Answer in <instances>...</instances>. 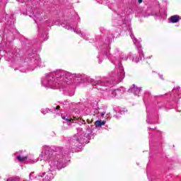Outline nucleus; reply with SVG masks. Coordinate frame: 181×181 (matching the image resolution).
Wrapping results in <instances>:
<instances>
[{
	"instance_id": "f257e3e1",
	"label": "nucleus",
	"mask_w": 181,
	"mask_h": 181,
	"mask_svg": "<svg viewBox=\"0 0 181 181\" xmlns=\"http://www.w3.org/2000/svg\"><path fill=\"white\" fill-rule=\"evenodd\" d=\"M53 152V149L50 146H43L41 153L39 158L35 160L29 159L28 163H37L40 160L47 159L49 168L47 172L40 173L37 175H35V172H31L29 175L30 180H33L35 178L44 177L42 181H52L54 179V170L66 168V163H63L64 159L62 158V155Z\"/></svg>"
},
{
	"instance_id": "f03ea898",
	"label": "nucleus",
	"mask_w": 181,
	"mask_h": 181,
	"mask_svg": "<svg viewBox=\"0 0 181 181\" xmlns=\"http://www.w3.org/2000/svg\"><path fill=\"white\" fill-rule=\"evenodd\" d=\"M107 39L105 40V42L103 46L99 47V54L97 57L98 59V63H103V57L106 56L107 58L115 66V70H117V73H112L111 77L112 78H115L114 84H118L121 83L122 80H124V77H125V72L124 71V67L119 62V59L122 60H128V56L124 57V54L119 51V49L116 48L112 54H110V49L111 47L110 45L111 42H112V39H114V35L110 34V33L107 32Z\"/></svg>"
},
{
	"instance_id": "7ed1b4c3",
	"label": "nucleus",
	"mask_w": 181,
	"mask_h": 181,
	"mask_svg": "<svg viewBox=\"0 0 181 181\" xmlns=\"http://www.w3.org/2000/svg\"><path fill=\"white\" fill-rule=\"evenodd\" d=\"M81 74H71L63 69H57L45 75L41 79V84L45 88H52L57 90V88H64L66 86H70L73 83V78H80Z\"/></svg>"
},
{
	"instance_id": "20e7f679",
	"label": "nucleus",
	"mask_w": 181,
	"mask_h": 181,
	"mask_svg": "<svg viewBox=\"0 0 181 181\" xmlns=\"http://www.w3.org/2000/svg\"><path fill=\"white\" fill-rule=\"evenodd\" d=\"M7 57H8L9 60L13 62V63H19V62H21V66L18 68V70H20L21 73H26V71H33L36 67H40V57L35 54L30 55L29 58L28 59V62L22 61L19 53L13 54L12 52H8L7 54Z\"/></svg>"
},
{
	"instance_id": "39448f33",
	"label": "nucleus",
	"mask_w": 181,
	"mask_h": 181,
	"mask_svg": "<svg viewBox=\"0 0 181 181\" xmlns=\"http://www.w3.org/2000/svg\"><path fill=\"white\" fill-rule=\"evenodd\" d=\"M89 83L92 86H95L98 91H108L107 98L111 100V98H115L117 95H122L125 93V88L120 87L117 89H110V82L107 81L105 79H98L97 81L90 78L89 79Z\"/></svg>"
},
{
	"instance_id": "423d86ee",
	"label": "nucleus",
	"mask_w": 181,
	"mask_h": 181,
	"mask_svg": "<svg viewBox=\"0 0 181 181\" xmlns=\"http://www.w3.org/2000/svg\"><path fill=\"white\" fill-rule=\"evenodd\" d=\"M93 136V128L91 127L88 126L86 132H83L81 127H79L77 129V134L71 141V145L72 146H81V144H87Z\"/></svg>"
},
{
	"instance_id": "0eeeda50",
	"label": "nucleus",
	"mask_w": 181,
	"mask_h": 181,
	"mask_svg": "<svg viewBox=\"0 0 181 181\" xmlns=\"http://www.w3.org/2000/svg\"><path fill=\"white\" fill-rule=\"evenodd\" d=\"M129 32L134 44L137 47L138 53L139 54V58H135V55H130L129 59L132 60V62H134V63H138V62L142 60V57H144V51H142V49H141V42L138 41V40H136V38H135V37L134 36V34H132V29L131 28V27H129Z\"/></svg>"
},
{
	"instance_id": "6e6552de",
	"label": "nucleus",
	"mask_w": 181,
	"mask_h": 181,
	"mask_svg": "<svg viewBox=\"0 0 181 181\" xmlns=\"http://www.w3.org/2000/svg\"><path fill=\"white\" fill-rule=\"evenodd\" d=\"M61 26H62V28H64V29H67L68 30H73L75 33H76L77 35H80L81 37H84V39L87 40V38L84 37V34H83L81 33V30H79V28H77V27H76L74 24H71L67 21H64L61 23Z\"/></svg>"
},
{
	"instance_id": "1a4fd4ad",
	"label": "nucleus",
	"mask_w": 181,
	"mask_h": 181,
	"mask_svg": "<svg viewBox=\"0 0 181 181\" xmlns=\"http://www.w3.org/2000/svg\"><path fill=\"white\" fill-rule=\"evenodd\" d=\"M115 18H117L116 22L119 25H128L129 26V18L127 16V14L124 11H122L119 14H115Z\"/></svg>"
},
{
	"instance_id": "9d476101",
	"label": "nucleus",
	"mask_w": 181,
	"mask_h": 181,
	"mask_svg": "<svg viewBox=\"0 0 181 181\" xmlns=\"http://www.w3.org/2000/svg\"><path fill=\"white\" fill-rule=\"evenodd\" d=\"M59 108H60V106H57L56 107H54L53 109L45 108V109L41 110V112L44 115H46V114H47V112H54V114H59Z\"/></svg>"
},
{
	"instance_id": "9b49d317",
	"label": "nucleus",
	"mask_w": 181,
	"mask_h": 181,
	"mask_svg": "<svg viewBox=\"0 0 181 181\" xmlns=\"http://www.w3.org/2000/svg\"><path fill=\"white\" fill-rule=\"evenodd\" d=\"M14 156H16L17 160L19 162H23V160H26L28 159V156L23 155V152L22 151L15 153Z\"/></svg>"
},
{
	"instance_id": "f8f14e48",
	"label": "nucleus",
	"mask_w": 181,
	"mask_h": 181,
	"mask_svg": "<svg viewBox=\"0 0 181 181\" xmlns=\"http://www.w3.org/2000/svg\"><path fill=\"white\" fill-rule=\"evenodd\" d=\"M62 119H64V124H67V125H69V127H74V125H73L74 124V122H72L73 120L71 119V117H69V115H62Z\"/></svg>"
},
{
	"instance_id": "ddd939ff",
	"label": "nucleus",
	"mask_w": 181,
	"mask_h": 181,
	"mask_svg": "<svg viewBox=\"0 0 181 181\" xmlns=\"http://www.w3.org/2000/svg\"><path fill=\"white\" fill-rule=\"evenodd\" d=\"M43 16H45V14H43V13H35L33 18L35 21V23H39V22H40L41 21H43V19H46L45 17L43 18Z\"/></svg>"
},
{
	"instance_id": "4468645a",
	"label": "nucleus",
	"mask_w": 181,
	"mask_h": 181,
	"mask_svg": "<svg viewBox=\"0 0 181 181\" xmlns=\"http://www.w3.org/2000/svg\"><path fill=\"white\" fill-rule=\"evenodd\" d=\"M128 93H133L134 95H139L141 93V88L136 86L135 84L132 85V87L128 90Z\"/></svg>"
},
{
	"instance_id": "2eb2a0df",
	"label": "nucleus",
	"mask_w": 181,
	"mask_h": 181,
	"mask_svg": "<svg viewBox=\"0 0 181 181\" xmlns=\"http://www.w3.org/2000/svg\"><path fill=\"white\" fill-rule=\"evenodd\" d=\"M181 18L179 15H174L169 18L170 23H177L180 21Z\"/></svg>"
},
{
	"instance_id": "dca6fc26",
	"label": "nucleus",
	"mask_w": 181,
	"mask_h": 181,
	"mask_svg": "<svg viewBox=\"0 0 181 181\" xmlns=\"http://www.w3.org/2000/svg\"><path fill=\"white\" fill-rule=\"evenodd\" d=\"M105 124V121H101V120H97L95 122V126L96 128H101L102 125H104Z\"/></svg>"
},
{
	"instance_id": "f3484780",
	"label": "nucleus",
	"mask_w": 181,
	"mask_h": 181,
	"mask_svg": "<svg viewBox=\"0 0 181 181\" xmlns=\"http://www.w3.org/2000/svg\"><path fill=\"white\" fill-rule=\"evenodd\" d=\"M146 112H147V119H146V122L148 123V124H151V122H149V115H150V112H149V110H146Z\"/></svg>"
},
{
	"instance_id": "a211bd4d",
	"label": "nucleus",
	"mask_w": 181,
	"mask_h": 181,
	"mask_svg": "<svg viewBox=\"0 0 181 181\" xmlns=\"http://www.w3.org/2000/svg\"><path fill=\"white\" fill-rule=\"evenodd\" d=\"M98 1V4H104V0H97Z\"/></svg>"
},
{
	"instance_id": "6ab92c4d",
	"label": "nucleus",
	"mask_w": 181,
	"mask_h": 181,
	"mask_svg": "<svg viewBox=\"0 0 181 181\" xmlns=\"http://www.w3.org/2000/svg\"><path fill=\"white\" fill-rule=\"evenodd\" d=\"M151 15H155V13H151V14H148V16L144 15V18H148V16H151Z\"/></svg>"
},
{
	"instance_id": "aec40b11",
	"label": "nucleus",
	"mask_w": 181,
	"mask_h": 181,
	"mask_svg": "<svg viewBox=\"0 0 181 181\" xmlns=\"http://www.w3.org/2000/svg\"><path fill=\"white\" fill-rule=\"evenodd\" d=\"M160 78H161V80H163V75H160Z\"/></svg>"
},
{
	"instance_id": "412c9836",
	"label": "nucleus",
	"mask_w": 181,
	"mask_h": 181,
	"mask_svg": "<svg viewBox=\"0 0 181 181\" xmlns=\"http://www.w3.org/2000/svg\"><path fill=\"white\" fill-rule=\"evenodd\" d=\"M100 115H101V117H104V115H105V113L102 112V113L100 114Z\"/></svg>"
},
{
	"instance_id": "4be33fe9",
	"label": "nucleus",
	"mask_w": 181,
	"mask_h": 181,
	"mask_svg": "<svg viewBox=\"0 0 181 181\" xmlns=\"http://www.w3.org/2000/svg\"><path fill=\"white\" fill-rule=\"evenodd\" d=\"M139 4H142V0H138Z\"/></svg>"
},
{
	"instance_id": "5701e85b",
	"label": "nucleus",
	"mask_w": 181,
	"mask_h": 181,
	"mask_svg": "<svg viewBox=\"0 0 181 181\" xmlns=\"http://www.w3.org/2000/svg\"><path fill=\"white\" fill-rule=\"evenodd\" d=\"M176 88H177V90H178V91H180V86H177Z\"/></svg>"
},
{
	"instance_id": "b1692460",
	"label": "nucleus",
	"mask_w": 181,
	"mask_h": 181,
	"mask_svg": "<svg viewBox=\"0 0 181 181\" xmlns=\"http://www.w3.org/2000/svg\"><path fill=\"white\" fill-rule=\"evenodd\" d=\"M115 118H116L117 119H118V115H114Z\"/></svg>"
},
{
	"instance_id": "393cba45",
	"label": "nucleus",
	"mask_w": 181,
	"mask_h": 181,
	"mask_svg": "<svg viewBox=\"0 0 181 181\" xmlns=\"http://www.w3.org/2000/svg\"><path fill=\"white\" fill-rule=\"evenodd\" d=\"M179 97H180V98H181V93L179 94Z\"/></svg>"
},
{
	"instance_id": "a878e982",
	"label": "nucleus",
	"mask_w": 181,
	"mask_h": 181,
	"mask_svg": "<svg viewBox=\"0 0 181 181\" xmlns=\"http://www.w3.org/2000/svg\"><path fill=\"white\" fill-rule=\"evenodd\" d=\"M97 104H98V103H95V107H97Z\"/></svg>"
},
{
	"instance_id": "bb28decb",
	"label": "nucleus",
	"mask_w": 181,
	"mask_h": 181,
	"mask_svg": "<svg viewBox=\"0 0 181 181\" xmlns=\"http://www.w3.org/2000/svg\"><path fill=\"white\" fill-rule=\"evenodd\" d=\"M120 114L122 115V111H120Z\"/></svg>"
},
{
	"instance_id": "cd10ccee",
	"label": "nucleus",
	"mask_w": 181,
	"mask_h": 181,
	"mask_svg": "<svg viewBox=\"0 0 181 181\" xmlns=\"http://www.w3.org/2000/svg\"><path fill=\"white\" fill-rule=\"evenodd\" d=\"M46 36L47 35V34H45Z\"/></svg>"
}]
</instances>
